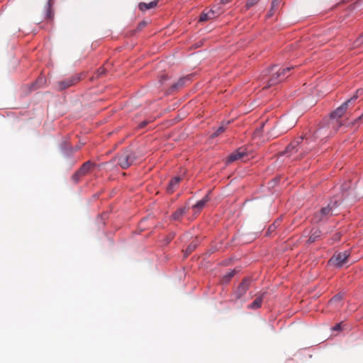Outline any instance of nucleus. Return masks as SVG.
<instances>
[{"label": "nucleus", "instance_id": "obj_19", "mask_svg": "<svg viewBox=\"0 0 363 363\" xmlns=\"http://www.w3.org/2000/svg\"><path fill=\"white\" fill-rule=\"evenodd\" d=\"M263 302V295L255 298V300L250 303L247 308L252 310L258 309L261 307Z\"/></svg>", "mask_w": 363, "mask_h": 363}, {"label": "nucleus", "instance_id": "obj_37", "mask_svg": "<svg viewBox=\"0 0 363 363\" xmlns=\"http://www.w3.org/2000/svg\"><path fill=\"white\" fill-rule=\"evenodd\" d=\"M363 120V113H362L361 116H359L357 118V121H362Z\"/></svg>", "mask_w": 363, "mask_h": 363}, {"label": "nucleus", "instance_id": "obj_20", "mask_svg": "<svg viewBox=\"0 0 363 363\" xmlns=\"http://www.w3.org/2000/svg\"><path fill=\"white\" fill-rule=\"evenodd\" d=\"M188 211L186 207H182L177 209L175 212L172 215V219L177 220H179L183 215H184Z\"/></svg>", "mask_w": 363, "mask_h": 363}, {"label": "nucleus", "instance_id": "obj_4", "mask_svg": "<svg viewBox=\"0 0 363 363\" xmlns=\"http://www.w3.org/2000/svg\"><path fill=\"white\" fill-rule=\"evenodd\" d=\"M340 203V201L337 200L330 201L326 206L322 207L319 211L314 213L311 222L318 223L327 220L330 216L334 215V211Z\"/></svg>", "mask_w": 363, "mask_h": 363}, {"label": "nucleus", "instance_id": "obj_6", "mask_svg": "<svg viewBox=\"0 0 363 363\" xmlns=\"http://www.w3.org/2000/svg\"><path fill=\"white\" fill-rule=\"evenodd\" d=\"M135 159L134 153L127 152L117 157L115 160H117V164L122 169H127L133 164Z\"/></svg>", "mask_w": 363, "mask_h": 363}, {"label": "nucleus", "instance_id": "obj_12", "mask_svg": "<svg viewBox=\"0 0 363 363\" xmlns=\"http://www.w3.org/2000/svg\"><path fill=\"white\" fill-rule=\"evenodd\" d=\"M54 0H48L44 10H45V18L51 20L54 16V11L52 10V6L54 4Z\"/></svg>", "mask_w": 363, "mask_h": 363}, {"label": "nucleus", "instance_id": "obj_18", "mask_svg": "<svg viewBox=\"0 0 363 363\" xmlns=\"http://www.w3.org/2000/svg\"><path fill=\"white\" fill-rule=\"evenodd\" d=\"M209 194L210 191L202 199L197 201L196 203L193 206V208L197 209L198 211L201 210L210 200Z\"/></svg>", "mask_w": 363, "mask_h": 363}, {"label": "nucleus", "instance_id": "obj_5", "mask_svg": "<svg viewBox=\"0 0 363 363\" xmlns=\"http://www.w3.org/2000/svg\"><path fill=\"white\" fill-rule=\"evenodd\" d=\"M82 78V74H75L69 78L59 81L57 83V89L58 91H63L78 83Z\"/></svg>", "mask_w": 363, "mask_h": 363}, {"label": "nucleus", "instance_id": "obj_21", "mask_svg": "<svg viewBox=\"0 0 363 363\" xmlns=\"http://www.w3.org/2000/svg\"><path fill=\"white\" fill-rule=\"evenodd\" d=\"M230 123V121H228L226 123H223L220 126H219L217 130L213 133H212L211 135V138H216L218 137L220 134H221L222 133H223L228 125Z\"/></svg>", "mask_w": 363, "mask_h": 363}, {"label": "nucleus", "instance_id": "obj_1", "mask_svg": "<svg viewBox=\"0 0 363 363\" xmlns=\"http://www.w3.org/2000/svg\"><path fill=\"white\" fill-rule=\"evenodd\" d=\"M303 140V137L295 139L286 146L281 155H286L292 161L301 160L310 150L306 145L307 140L306 142Z\"/></svg>", "mask_w": 363, "mask_h": 363}, {"label": "nucleus", "instance_id": "obj_9", "mask_svg": "<svg viewBox=\"0 0 363 363\" xmlns=\"http://www.w3.org/2000/svg\"><path fill=\"white\" fill-rule=\"evenodd\" d=\"M249 289V282L247 279H244L238 286L233 294V300L238 301L241 298L247 291Z\"/></svg>", "mask_w": 363, "mask_h": 363}, {"label": "nucleus", "instance_id": "obj_31", "mask_svg": "<svg viewBox=\"0 0 363 363\" xmlns=\"http://www.w3.org/2000/svg\"><path fill=\"white\" fill-rule=\"evenodd\" d=\"M175 234L174 233H170L165 239V244H169L172 240L174 238Z\"/></svg>", "mask_w": 363, "mask_h": 363}, {"label": "nucleus", "instance_id": "obj_8", "mask_svg": "<svg viewBox=\"0 0 363 363\" xmlns=\"http://www.w3.org/2000/svg\"><path fill=\"white\" fill-rule=\"evenodd\" d=\"M296 124L294 120L289 121L288 118H282L277 123L274 128H278L280 131V134L286 133L291 128H292Z\"/></svg>", "mask_w": 363, "mask_h": 363}, {"label": "nucleus", "instance_id": "obj_39", "mask_svg": "<svg viewBox=\"0 0 363 363\" xmlns=\"http://www.w3.org/2000/svg\"><path fill=\"white\" fill-rule=\"evenodd\" d=\"M274 3H275L274 1H273V2H272V9H273V8H274Z\"/></svg>", "mask_w": 363, "mask_h": 363}, {"label": "nucleus", "instance_id": "obj_7", "mask_svg": "<svg viewBox=\"0 0 363 363\" xmlns=\"http://www.w3.org/2000/svg\"><path fill=\"white\" fill-rule=\"evenodd\" d=\"M350 256L348 251L335 253L329 260V264L337 268H340L347 261Z\"/></svg>", "mask_w": 363, "mask_h": 363}, {"label": "nucleus", "instance_id": "obj_17", "mask_svg": "<svg viewBox=\"0 0 363 363\" xmlns=\"http://www.w3.org/2000/svg\"><path fill=\"white\" fill-rule=\"evenodd\" d=\"M322 233L318 228H313L311 232L308 242L313 243L321 237Z\"/></svg>", "mask_w": 363, "mask_h": 363}, {"label": "nucleus", "instance_id": "obj_32", "mask_svg": "<svg viewBox=\"0 0 363 363\" xmlns=\"http://www.w3.org/2000/svg\"><path fill=\"white\" fill-rule=\"evenodd\" d=\"M169 79V77L167 74H162L159 79V82L161 85H162Z\"/></svg>", "mask_w": 363, "mask_h": 363}, {"label": "nucleus", "instance_id": "obj_30", "mask_svg": "<svg viewBox=\"0 0 363 363\" xmlns=\"http://www.w3.org/2000/svg\"><path fill=\"white\" fill-rule=\"evenodd\" d=\"M259 0H248L245 4L247 9H250L252 6L255 5Z\"/></svg>", "mask_w": 363, "mask_h": 363}, {"label": "nucleus", "instance_id": "obj_33", "mask_svg": "<svg viewBox=\"0 0 363 363\" xmlns=\"http://www.w3.org/2000/svg\"><path fill=\"white\" fill-rule=\"evenodd\" d=\"M332 330H334V331H340V330H342V323H337L334 327H333Z\"/></svg>", "mask_w": 363, "mask_h": 363}, {"label": "nucleus", "instance_id": "obj_11", "mask_svg": "<svg viewBox=\"0 0 363 363\" xmlns=\"http://www.w3.org/2000/svg\"><path fill=\"white\" fill-rule=\"evenodd\" d=\"M80 147L77 146L76 147H73L69 145L67 142H63L61 144L60 149L64 153V155L67 157H70L73 155V153L77 151Z\"/></svg>", "mask_w": 363, "mask_h": 363}, {"label": "nucleus", "instance_id": "obj_35", "mask_svg": "<svg viewBox=\"0 0 363 363\" xmlns=\"http://www.w3.org/2000/svg\"><path fill=\"white\" fill-rule=\"evenodd\" d=\"M146 26V22L142 21L138 24V29H142L143 27Z\"/></svg>", "mask_w": 363, "mask_h": 363}, {"label": "nucleus", "instance_id": "obj_36", "mask_svg": "<svg viewBox=\"0 0 363 363\" xmlns=\"http://www.w3.org/2000/svg\"><path fill=\"white\" fill-rule=\"evenodd\" d=\"M231 0H220V4L224 5V4H226L229 2H230Z\"/></svg>", "mask_w": 363, "mask_h": 363}, {"label": "nucleus", "instance_id": "obj_15", "mask_svg": "<svg viewBox=\"0 0 363 363\" xmlns=\"http://www.w3.org/2000/svg\"><path fill=\"white\" fill-rule=\"evenodd\" d=\"M158 3L157 0H155L152 1H150L149 3H145V2H140L138 4V8L142 11H145L147 10L153 9L157 6Z\"/></svg>", "mask_w": 363, "mask_h": 363}, {"label": "nucleus", "instance_id": "obj_24", "mask_svg": "<svg viewBox=\"0 0 363 363\" xmlns=\"http://www.w3.org/2000/svg\"><path fill=\"white\" fill-rule=\"evenodd\" d=\"M280 225V219H277L275 220L268 228L266 235H271L276 229Z\"/></svg>", "mask_w": 363, "mask_h": 363}, {"label": "nucleus", "instance_id": "obj_29", "mask_svg": "<svg viewBox=\"0 0 363 363\" xmlns=\"http://www.w3.org/2000/svg\"><path fill=\"white\" fill-rule=\"evenodd\" d=\"M81 177H82V175L78 172L77 171L72 177V179L74 182V183H78L80 180V178Z\"/></svg>", "mask_w": 363, "mask_h": 363}, {"label": "nucleus", "instance_id": "obj_2", "mask_svg": "<svg viewBox=\"0 0 363 363\" xmlns=\"http://www.w3.org/2000/svg\"><path fill=\"white\" fill-rule=\"evenodd\" d=\"M362 93V89H357L356 93L350 99H347L330 113L331 121L328 123V125L334 128V132H336L342 125V123L338 121V118L344 115L349 104L357 100Z\"/></svg>", "mask_w": 363, "mask_h": 363}, {"label": "nucleus", "instance_id": "obj_26", "mask_svg": "<svg viewBox=\"0 0 363 363\" xmlns=\"http://www.w3.org/2000/svg\"><path fill=\"white\" fill-rule=\"evenodd\" d=\"M106 73V69L104 67H100L97 69V71L96 72L94 76H93L91 77V80H93L94 79H97V78H99L100 77H101L102 75H104V74Z\"/></svg>", "mask_w": 363, "mask_h": 363}, {"label": "nucleus", "instance_id": "obj_16", "mask_svg": "<svg viewBox=\"0 0 363 363\" xmlns=\"http://www.w3.org/2000/svg\"><path fill=\"white\" fill-rule=\"evenodd\" d=\"M182 180V177L179 176H177L173 177L169 182L168 186H167V191L169 193H172L174 191L175 187L179 184V182Z\"/></svg>", "mask_w": 363, "mask_h": 363}, {"label": "nucleus", "instance_id": "obj_34", "mask_svg": "<svg viewBox=\"0 0 363 363\" xmlns=\"http://www.w3.org/2000/svg\"><path fill=\"white\" fill-rule=\"evenodd\" d=\"M148 123V121H143V122H141L139 125H138V128H145L147 124Z\"/></svg>", "mask_w": 363, "mask_h": 363}, {"label": "nucleus", "instance_id": "obj_14", "mask_svg": "<svg viewBox=\"0 0 363 363\" xmlns=\"http://www.w3.org/2000/svg\"><path fill=\"white\" fill-rule=\"evenodd\" d=\"M96 164L90 160L84 162L82 167L77 170L82 176L86 174L92 167H94Z\"/></svg>", "mask_w": 363, "mask_h": 363}, {"label": "nucleus", "instance_id": "obj_13", "mask_svg": "<svg viewBox=\"0 0 363 363\" xmlns=\"http://www.w3.org/2000/svg\"><path fill=\"white\" fill-rule=\"evenodd\" d=\"M245 155L246 152H245V150L241 148H239L229 155L228 158V162H232L242 159Z\"/></svg>", "mask_w": 363, "mask_h": 363}, {"label": "nucleus", "instance_id": "obj_23", "mask_svg": "<svg viewBox=\"0 0 363 363\" xmlns=\"http://www.w3.org/2000/svg\"><path fill=\"white\" fill-rule=\"evenodd\" d=\"M198 246V242L196 240L192 241L185 250V256H188L191 254Z\"/></svg>", "mask_w": 363, "mask_h": 363}, {"label": "nucleus", "instance_id": "obj_25", "mask_svg": "<svg viewBox=\"0 0 363 363\" xmlns=\"http://www.w3.org/2000/svg\"><path fill=\"white\" fill-rule=\"evenodd\" d=\"M343 295L341 294H337L335 295L330 301L329 304L332 305L336 303H340L342 300Z\"/></svg>", "mask_w": 363, "mask_h": 363}, {"label": "nucleus", "instance_id": "obj_28", "mask_svg": "<svg viewBox=\"0 0 363 363\" xmlns=\"http://www.w3.org/2000/svg\"><path fill=\"white\" fill-rule=\"evenodd\" d=\"M354 46L359 47L363 45V33L359 35L354 43Z\"/></svg>", "mask_w": 363, "mask_h": 363}, {"label": "nucleus", "instance_id": "obj_3", "mask_svg": "<svg viewBox=\"0 0 363 363\" xmlns=\"http://www.w3.org/2000/svg\"><path fill=\"white\" fill-rule=\"evenodd\" d=\"M292 69L294 67H281L277 65H274L264 70V75H269V79L264 88L267 89L283 82L289 76L287 73Z\"/></svg>", "mask_w": 363, "mask_h": 363}, {"label": "nucleus", "instance_id": "obj_27", "mask_svg": "<svg viewBox=\"0 0 363 363\" xmlns=\"http://www.w3.org/2000/svg\"><path fill=\"white\" fill-rule=\"evenodd\" d=\"M235 274V270H231L230 272L226 273L224 277H223V279L225 281H229L232 277H233Z\"/></svg>", "mask_w": 363, "mask_h": 363}, {"label": "nucleus", "instance_id": "obj_10", "mask_svg": "<svg viewBox=\"0 0 363 363\" xmlns=\"http://www.w3.org/2000/svg\"><path fill=\"white\" fill-rule=\"evenodd\" d=\"M223 13V11L220 8L215 6H213L208 13H202L199 17V21H205L208 19H212L217 16L220 15Z\"/></svg>", "mask_w": 363, "mask_h": 363}, {"label": "nucleus", "instance_id": "obj_22", "mask_svg": "<svg viewBox=\"0 0 363 363\" xmlns=\"http://www.w3.org/2000/svg\"><path fill=\"white\" fill-rule=\"evenodd\" d=\"M187 79L186 77H181L177 82L174 83L170 88V91H173L183 86L185 84V81Z\"/></svg>", "mask_w": 363, "mask_h": 363}, {"label": "nucleus", "instance_id": "obj_38", "mask_svg": "<svg viewBox=\"0 0 363 363\" xmlns=\"http://www.w3.org/2000/svg\"><path fill=\"white\" fill-rule=\"evenodd\" d=\"M323 130V128H319V129L318 130V132H317L316 133H319V132H322Z\"/></svg>", "mask_w": 363, "mask_h": 363}]
</instances>
